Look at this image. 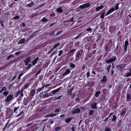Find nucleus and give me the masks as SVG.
Instances as JSON below:
<instances>
[{"instance_id":"obj_42","label":"nucleus","mask_w":131,"mask_h":131,"mask_svg":"<svg viewBox=\"0 0 131 131\" xmlns=\"http://www.w3.org/2000/svg\"><path fill=\"white\" fill-rule=\"evenodd\" d=\"M36 35V32H34L32 34L30 35V38H32L34 36Z\"/></svg>"},{"instance_id":"obj_33","label":"nucleus","mask_w":131,"mask_h":131,"mask_svg":"<svg viewBox=\"0 0 131 131\" xmlns=\"http://www.w3.org/2000/svg\"><path fill=\"white\" fill-rule=\"evenodd\" d=\"M111 67V65L110 64H109V66L107 68L106 70L107 71V73H109V70L110 69Z\"/></svg>"},{"instance_id":"obj_45","label":"nucleus","mask_w":131,"mask_h":131,"mask_svg":"<svg viewBox=\"0 0 131 131\" xmlns=\"http://www.w3.org/2000/svg\"><path fill=\"white\" fill-rule=\"evenodd\" d=\"M119 4V3H118L116 4V5L115 7V10H117V9H118V6Z\"/></svg>"},{"instance_id":"obj_27","label":"nucleus","mask_w":131,"mask_h":131,"mask_svg":"<svg viewBox=\"0 0 131 131\" xmlns=\"http://www.w3.org/2000/svg\"><path fill=\"white\" fill-rule=\"evenodd\" d=\"M60 45L59 43H58L55 44L53 46V48L54 49L56 48L58 46Z\"/></svg>"},{"instance_id":"obj_1","label":"nucleus","mask_w":131,"mask_h":131,"mask_svg":"<svg viewBox=\"0 0 131 131\" xmlns=\"http://www.w3.org/2000/svg\"><path fill=\"white\" fill-rule=\"evenodd\" d=\"M91 6V4L89 3H88L83 4L80 6L79 7L83 9L85 8H86L90 7Z\"/></svg>"},{"instance_id":"obj_14","label":"nucleus","mask_w":131,"mask_h":131,"mask_svg":"<svg viewBox=\"0 0 131 131\" xmlns=\"http://www.w3.org/2000/svg\"><path fill=\"white\" fill-rule=\"evenodd\" d=\"M70 71L69 69L67 70L66 72L62 74L63 76H64L69 74L70 73Z\"/></svg>"},{"instance_id":"obj_16","label":"nucleus","mask_w":131,"mask_h":131,"mask_svg":"<svg viewBox=\"0 0 131 131\" xmlns=\"http://www.w3.org/2000/svg\"><path fill=\"white\" fill-rule=\"evenodd\" d=\"M97 104L95 103L94 102L91 105V107L92 108H97V106H96Z\"/></svg>"},{"instance_id":"obj_34","label":"nucleus","mask_w":131,"mask_h":131,"mask_svg":"<svg viewBox=\"0 0 131 131\" xmlns=\"http://www.w3.org/2000/svg\"><path fill=\"white\" fill-rule=\"evenodd\" d=\"M61 129V127H57L55 128V130L58 131L60 130Z\"/></svg>"},{"instance_id":"obj_48","label":"nucleus","mask_w":131,"mask_h":131,"mask_svg":"<svg viewBox=\"0 0 131 131\" xmlns=\"http://www.w3.org/2000/svg\"><path fill=\"white\" fill-rule=\"evenodd\" d=\"M128 41H126L125 42V46H127V45L128 44Z\"/></svg>"},{"instance_id":"obj_43","label":"nucleus","mask_w":131,"mask_h":131,"mask_svg":"<svg viewBox=\"0 0 131 131\" xmlns=\"http://www.w3.org/2000/svg\"><path fill=\"white\" fill-rule=\"evenodd\" d=\"M14 56L13 55H11L9 56L7 58V60H9L10 58H12Z\"/></svg>"},{"instance_id":"obj_4","label":"nucleus","mask_w":131,"mask_h":131,"mask_svg":"<svg viewBox=\"0 0 131 131\" xmlns=\"http://www.w3.org/2000/svg\"><path fill=\"white\" fill-rule=\"evenodd\" d=\"M126 64L124 63H123L117 66V68L119 70H120L121 69H122L124 68L126 66Z\"/></svg>"},{"instance_id":"obj_28","label":"nucleus","mask_w":131,"mask_h":131,"mask_svg":"<svg viewBox=\"0 0 131 131\" xmlns=\"http://www.w3.org/2000/svg\"><path fill=\"white\" fill-rule=\"evenodd\" d=\"M101 80L104 82H106V79L105 76H103V79Z\"/></svg>"},{"instance_id":"obj_35","label":"nucleus","mask_w":131,"mask_h":131,"mask_svg":"<svg viewBox=\"0 0 131 131\" xmlns=\"http://www.w3.org/2000/svg\"><path fill=\"white\" fill-rule=\"evenodd\" d=\"M70 66L71 68H74L75 67V65L74 64H73L72 63H70Z\"/></svg>"},{"instance_id":"obj_17","label":"nucleus","mask_w":131,"mask_h":131,"mask_svg":"<svg viewBox=\"0 0 131 131\" xmlns=\"http://www.w3.org/2000/svg\"><path fill=\"white\" fill-rule=\"evenodd\" d=\"M103 7V5H101L100 6L97 7L96 8V12H98L101 9H102Z\"/></svg>"},{"instance_id":"obj_56","label":"nucleus","mask_w":131,"mask_h":131,"mask_svg":"<svg viewBox=\"0 0 131 131\" xmlns=\"http://www.w3.org/2000/svg\"><path fill=\"white\" fill-rule=\"evenodd\" d=\"M2 89L3 91H6L7 89V88L6 87H3L2 88Z\"/></svg>"},{"instance_id":"obj_20","label":"nucleus","mask_w":131,"mask_h":131,"mask_svg":"<svg viewBox=\"0 0 131 131\" xmlns=\"http://www.w3.org/2000/svg\"><path fill=\"white\" fill-rule=\"evenodd\" d=\"M34 3L33 2H31L30 3L27 5V6L29 7H31L34 5Z\"/></svg>"},{"instance_id":"obj_30","label":"nucleus","mask_w":131,"mask_h":131,"mask_svg":"<svg viewBox=\"0 0 131 131\" xmlns=\"http://www.w3.org/2000/svg\"><path fill=\"white\" fill-rule=\"evenodd\" d=\"M94 112V111L93 110H90L89 112V115H93V114Z\"/></svg>"},{"instance_id":"obj_39","label":"nucleus","mask_w":131,"mask_h":131,"mask_svg":"<svg viewBox=\"0 0 131 131\" xmlns=\"http://www.w3.org/2000/svg\"><path fill=\"white\" fill-rule=\"evenodd\" d=\"M82 34H80L79 35H78L74 39H78L79 38H80L81 37V36L82 35Z\"/></svg>"},{"instance_id":"obj_59","label":"nucleus","mask_w":131,"mask_h":131,"mask_svg":"<svg viewBox=\"0 0 131 131\" xmlns=\"http://www.w3.org/2000/svg\"><path fill=\"white\" fill-rule=\"evenodd\" d=\"M41 71V70H39L36 73V75H37L39 74V73Z\"/></svg>"},{"instance_id":"obj_29","label":"nucleus","mask_w":131,"mask_h":131,"mask_svg":"<svg viewBox=\"0 0 131 131\" xmlns=\"http://www.w3.org/2000/svg\"><path fill=\"white\" fill-rule=\"evenodd\" d=\"M73 88H72L70 90H68V94L69 95H70L71 94V93L72 92V91L73 89Z\"/></svg>"},{"instance_id":"obj_47","label":"nucleus","mask_w":131,"mask_h":131,"mask_svg":"<svg viewBox=\"0 0 131 131\" xmlns=\"http://www.w3.org/2000/svg\"><path fill=\"white\" fill-rule=\"evenodd\" d=\"M63 31H60L58 32H57V34L56 35H55V36H56L58 35L59 34H60L61 33H62V32Z\"/></svg>"},{"instance_id":"obj_38","label":"nucleus","mask_w":131,"mask_h":131,"mask_svg":"<svg viewBox=\"0 0 131 131\" xmlns=\"http://www.w3.org/2000/svg\"><path fill=\"white\" fill-rule=\"evenodd\" d=\"M130 72L127 73L126 75V77H128L131 75V69L130 70Z\"/></svg>"},{"instance_id":"obj_37","label":"nucleus","mask_w":131,"mask_h":131,"mask_svg":"<svg viewBox=\"0 0 131 131\" xmlns=\"http://www.w3.org/2000/svg\"><path fill=\"white\" fill-rule=\"evenodd\" d=\"M76 51V50L75 49H72L69 52L70 54H71L74 52Z\"/></svg>"},{"instance_id":"obj_46","label":"nucleus","mask_w":131,"mask_h":131,"mask_svg":"<svg viewBox=\"0 0 131 131\" xmlns=\"http://www.w3.org/2000/svg\"><path fill=\"white\" fill-rule=\"evenodd\" d=\"M19 18H20L18 16H16L14 17L13 18L14 19H19Z\"/></svg>"},{"instance_id":"obj_64","label":"nucleus","mask_w":131,"mask_h":131,"mask_svg":"<svg viewBox=\"0 0 131 131\" xmlns=\"http://www.w3.org/2000/svg\"><path fill=\"white\" fill-rule=\"evenodd\" d=\"M20 53L19 52H16L15 53V54L16 55H18V54H20Z\"/></svg>"},{"instance_id":"obj_21","label":"nucleus","mask_w":131,"mask_h":131,"mask_svg":"<svg viewBox=\"0 0 131 131\" xmlns=\"http://www.w3.org/2000/svg\"><path fill=\"white\" fill-rule=\"evenodd\" d=\"M105 11L103 10L102 11V12L101 13V14L100 16V18H104V16L105 14Z\"/></svg>"},{"instance_id":"obj_10","label":"nucleus","mask_w":131,"mask_h":131,"mask_svg":"<svg viewBox=\"0 0 131 131\" xmlns=\"http://www.w3.org/2000/svg\"><path fill=\"white\" fill-rule=\"evenodd\" d=\"M39 59V58L38 57L34 59L32 61V63L33 66L36 64L38 61Z\"/></svg>"},{"instance_id":"obj_57","label":"nucleus","mask_w":131,"mask_h":131,"mask_svg":"<svg viewBox=\"0 0 131 131\" xmlns=\"http://www.w3.org/2000/svg\"><path fill=\"white\" fill-rule=\"evenodd\" d=\"M54 49L52 48L48 52V54H49L51 52L54 50Z\"/></svg>"},{"instance_id":"obj_51","label":"nucleus","mask_w":131,"mask_h":131,"mask_svg":"<svg viewBox=\"0 0 131 131\" xmlns=\"http://www.w3.org/2000/svg\"><path fill=\"white\" fill-rule=\"evenodd\" d=\"M23 113V111H22L17 115V116L18 117L21 115Z\"/></svg>"},{"instance_id":"obj_36","label":"nucleus","mask_w":131,"mask_h":131,"mask_svg":"<svg viewBox=\"0 0 131 131\" xmlns=\"http://www.w3.org/2000/svg\"><path fill=\"white\" fill-rule=\"evenodd\" d=\"M63 53V51L62 50H60L59 51V53L58 54V56H60Z\"/></svg>"},{"instance_id":"obj_24","label":"nucleus","mask_w":131,"mask_h":131,"mask_svg":"<svg viewBox=\"0 0 131 131\" xmlns=\"http://www.w3.org/2000/svg\"><path fill=\"white\" fill-rule=\"evenodd\" d=\"M57 114H53L52 113L51 114H48L46 116L47 117H52L56 116L57 115Z\"/></svg>"},{"instance_id":"obj_40","label":"nucleus","mask_w":131,"mask_h":131,"mask_svg":"<svg viewBox=\"0 0 131 131\" xmlns=\"http://www.w3.org/2000/svg\"><path fill=\"white\" fill-rule=\"evenodd\" d=\"M31 67V64H29L28 66L26 68V69L27 70H28Z\"/></svg>"},{"instance_id":"obj_18","label":"nucleus","mask_w":131,"mask_h":131,"mask_svg":"<svg viewBox=\"0 0 131 131\" xmlns=\"http://www.w3.org/2000/svg\"><path fill=\"white\" fill-rule=\"evenodd\" d=\"M19 107V106H18L17 107H15L14 108L13 110L14 113L16 114L18 112L17 111L18 110Z\"/></svg>"},{"instance_id":"obj_2","label":"nucleus","mask_w":131,"mask_h":131,"mask_svg":"<svg viewBox=\"0 0 131 131\" xmlns=\"http://www.w3.org/2000/svg\"><path fill=\"white\" fill-rule=\"evenodd\" d=\"M116 57H115L114 58H111L109 59H108L106 60V62L107 63H111L116 59Z\"/></svg>"},{"instance_id":"obj_53","label":"nucleus","mask_w":131,"mask_h":131,"mask_svg":"<svg viewBox=\"0 0 131 131\" xmlns=\"http://www.w3.org/2000/svg\"><path fill=\"white\" fill-rule=\"evenodd\" d=\"M8 94V93L7 91H5L3 93V94L6 96Z\"/></svg>"},{"instance_id":"obj_15","label":"nucleus","mask_w":131,"mask_h":131,"mask_svg":"<svg viewBox=\"0 0 131 131\" xmlns=\"http://www.w3.org/2000/svg\"><path fill=\"white\" fill-rule=\"evenodd\" d=\"M35 90L34 89H32L31 90V92H30V96H34L35 94Z\"/></svg>"},{"instance_id":"obj_12","label":"nucleus","mask_w":131,"mask_h":131,"mask_svg":"<svg viewBox=\"0 0 131 131\" xmlns=\"http://www.w3.org/2000/svg\"><path fill=\"white\" fill-rule=\"evenodd\" d=\"M60 88H59L57 89H56L54 90L53 91H52L51 93V94L52 93L53 94H54L55 93L58 92H59L60 90Z\"/></svg>"},{"instance_id":"obj_49","label":"nucleus","mask_w":131,"mask_h":131,"mask_svg":"<svg viewBox=\"0 0 131 131\" xmlns=\"http://www.w3.org/2000/svg\"><path fill=\"white\" fill-rule=\"evenodd\" d=\"M92 29L90 27H88L87 29V31H91L92 30Z\"/></svg>"},{"instance_id":"obj_22","label":"nucleus","mask_w":131,"mask_h":131,"mask_svg":"<svg viewBox=\"0 0 131 131\" xmlns=\"http://www.w3.org/2000/svg\"><path fill=\"white\" fill-rule=\"evenodd\" d=\"M112 118V121H116L117 119V117L115 115H113L111 117Z\"/></svg>"},{"instance_id":"obj_63","label":"nucleus","mask_w":131,"mask_h":131,"mask_svg":"<svg viewBox=\"0 0 131 131\" xmlns=\"http://www.w3.org/2000/svg\"><path fill=\"white\" fill-rule=\"evenodd\" d=\"M21 25H22V26L23 27H24L25 26V23H22L21 24Z\"/></svg>"},{"instance_id":"obj_3","label":"nucleus","mask_w":131,"mask_h":131,"mask_svg":"<svg viewBox=\"0 0 131 131\" xmlns=\"http://www.w3.org/2000/svg\"><path fill=\"white\" fill-rule=\"evenodd\" d=\"M30 84L29 83H28L26 84L23 87V88H22L21 90H22V92H23L24 90L26 89L29 86Z\"/></svg>"},{"instance_id":"obj_60","label":"nucleus","mask_w":131,"mask_h":131,"mask_svg":"<svg viewBox=\"0 0 131 131\" xmlns=\"http://www.w3.org/2000/svg\"><path fill=\"white\" fill-rule=\"evenodd\" d=\"M127 49V46H125L124 47V50L125 52L126 51Z\"/></svg>"},{"instance_id":"obj_7","label":"nucleus","mask_w":131,"mask_h":131,"mask_svg":"<svg viewBox=\"0 0 131 131\" xmlns=\"http://www.w3.org/2000/svg\"><path fill=\"white\" fill-rule=\"evenodd\" d=\"M22 92V90L21 91L19 90L15 95V97H17L18 96V95L20 94L21 96L22 97L23 96V92Z\"/></svg>"},{"instance_id":"obj_26","label":"nucleus","mask_w":131,"mask_h":131,"mask_svg":"<svg viewBox=\"0 0 131 131\" xmlns=\"http://www.w3.org/2000/svg\"><path fill=\"white\" fill-rule=\"evenodd\" d=\"M56 31H52L50 32L49 33V36H51L54 35Z\"/></svg>"},{"instance_id":"obj_31","label":"nucleus","mask_w":131,"mask_h":131,"mask_svg":"<svg viewBox=\"0 0 131 131\" xmlns=\"http://www.w3.org/2000/svg\"><path fill=\"white\" fill-rule=\"evenodd\" d=\"M100 93H101L100 91L96 92L95 94V96L96 97H98L99 95L100 94Z\"/></svg>"},{"instance_id":"obj_32","label":"nucleus","mask_w":131,"mask_h":131,"mask_svg":"<svg viewBox=\"0 0 131 131\" xmlns=\"http://www.w3.org/2000/svg\"><path fill=\"white\" fill-rule=\"evenodd\" d=\"M44 95L45 97H47L50 95H51V93H50L49 94L46 93Z\"/></svg>"},{"instance_id":"obj_50","label":"nucleus","mask_w":131,"mask_h":131,"mask_svg":"<svg viewBox=\"0 0 131 131\" xmlns=\"http://www.w3.org/2000/svg\"><path fill=\"white\" fill-rule=\"evenodd\" d=\"M60 112V110L59 108H58L56 109L54 111V112L55 113L59 112Z\"/></svg>"},{"instance_id":"obj_8","label":"nucleus","mask_w":131,"mask_h":131,"mask_svg":"<svg viewBox=\"0 0 131 131\" xmlns=\"http://www.w3.org/2000/svg\"><path fill=\"white\" fill-rule=\"evenodd\" d=\"M80 112V110L79 108L75 109L73 110L72 113L73 114H74L79 113Z\"/></svg>"},{"instance_id":"obj_5","label":"nucleus","mask_w":131,"mask_h":131,"mask_svg":"<svg viewBox=\"0 0 131 131\" xmlns=\"http://www.w3.org/2000/svg\"><path fill=\"white\" fill-rule=\"evenodd\" d=\"M31 58L30 57H28L26 58L24 60V62L25 64V65L27 66L28 64V63L30 61Z\"/></svg>"},{"instance_id":"obj_61","label":"nucleus","mask_w":131,"mask_h":131,"mask_svg":"<svg viewBox=\"0 0 131 131\" xmlns=\"http://www.w3.org/2000/svg\"><path fill=\"white\" fill-rule=\"evenodd\" d=\"M130 95L129 94H127L126 98H129L130 97Z\"/></svg>"},{"instance_id":"obj_6","label":"nucleus","mask_w":131,"mask_h":131,"mask_svg":"<svg viewBox=\"0 0 131 131\" xmlns=\"http://www.w3.org/2000/svg\"><path fill=\"white\" fill-rule=\"evenodd\" d=\"M127 112L126 109L125 108H124L122 110V112L120 113V115L121 116L124 115Z\"/></svg>"},{"instance_id":"obj_54","label":"nucleus","mask_w":131,"mask_h":131,"mask_svg":"<svg viewBox=\"0 0 131 131\" xmlns=\"http://www.w3.org/2000/svg\"><path fill=\"white\" fill-rule=\"evenodd\" d=\"M42 90L40 88H39L37 90V92H39Z\"/></svg>"},{"instance_id":"obj_25","label":"nucleus","mask_w":131,"mask_h":131,"mask_svg":"<svg viewBox=\"0 0 131 131\" xmlns=\"http://www.w3.org/2000/svg\"><path fill=\"white\" fill-rule=\"evenodd\" d=\"M57 12H59L60 13H61L62 12V8L61 7L57 8Z\"/></svg>"},{"instance_id":"obj_41","label":"nucleus","mask_w":131,"mask_h":131,"mask_svg":"<svg viewBox=\"0 0 131 131\" xmlns=\"http://www.w3.org/2000/svg\"><path fill=\"white\" fill-rule=\"evenodd\" d=\"M41 20L43 22L46 21L47 20V19L45 17H43L41 19Z\"/></svg>"},{"instance_id":"obj_52","label":"nucleus","mask_w":131,"mask_h":131,"mask_svg":"<svg viewBox=\"0 0 131 131\" xmlns=\"http://www.w3.org/2000/svg\"><path fill=\"white\" fill-rule=\"evenodd\" d=\"M108 47V45H106L105 47V50L106 51H107Z\"/></svg>"},{"instance_id":"obj_58","label":"nucleus","mask_w":131,"mask_h":131,"mask_svg":"<svg viewBox=\"0 0 131 131\" xmlns=\"http://www.w3.org/2000/svg\"><path fill=\"white\" fill-rule=\"evenodd\" d=\"M90 75V73L89 72H88L86 74L87 77H89Z\"/></svg>"},{"instance_id":"obj_11","label":"nucleus","mask_w":131,"mask_h":131,"mask_svg":"<svg viewBox=\"0 0 131 131\" xmlns=\"http://www.w3.org/2000/svg\"><path fill=\"white\" fill-rule=\"evenodd\" d=\"M25 41V39L24 38L21 39L18 42V44H22Z\"/></svg>"},{"instance_id":"obj_19","label":"nucleus","mask_w":131,"mask_h":131,"mask_svg":"<svg viewBox=\"0 0 131 131\" xmlns=\"http://www.w3.org/2000/svg\"><path fill=\"white\" fill-rule=\"evenodd\" d=\"M72 118V117H69L67 118L65 121L67 123H69L71 121Z\"/></svg>"},{"instance_id":"obj_9","label":"nucleus","mask_w":131,"mask_h":131,"mask_svg":"<svg viewBox=\"0 0 131 131\" xmlns=\"http://www.w3.org/2000/svg\"><path fill=\"white\" fill-rule=\"evenodd\" d=\"M114 8H112L110 9L106 13V14L105 15L107 16L110 14H111L112 12H114Z\"/></svg>"},{"instance_id":"obj_62","label":"nucleus","mask_w":131,"mask_h":131,"mask_svg":"<svg viewBox=\"0 0 131 131\" xmlns=\"http://www.w3.org/2000/svg\"><path fill=\"white\" fill-rule=\"evenodd\" d=\"M11 99H6V101L7 102H9Z\"/></svg>"},{"instance_id":"obj_13","label":"nucleus","mask_w":131,"mask_h":131,"mask_svg":"<svg viewBox=\"0 0 131 131\" xmlns=\"http://www.w3.org/2000/svg\"><path fill=\"white\" fill-rule=\"evenodd\" d=\"M80 52L79 51H78L76 54L75 60H79V55H80Z\"/></svg>"},{"instance_id":"obj_55","label":"nucleus","mask_w":131,"mask_h":131,"mask_svg":"<svg viewBox=\"0 0 131 131\" xmlns=\"http://www.w3.org/2000/svg\"><path fill=\"white\" fill-rule=\"evenodd\" d=\"M108 119V118L107 117L105 119H103L102 120V121L104 122L106 121Z\"/></svg>"},{"instance_id":"obj_23","label":"nucleus","mask_w":131,"mask_h":131,"mask_svg":"<svg viewBox=\"0 0 131 131\" xmlns=\"http://www.w3.org/2000/svg\"><path fill=\"white\" fill-rule=\"evenodd\" d=\"M111 128L109 126H106L104 129V131H110Z\"/></svg>"},{"instance_id":"obj_44","label":"nucleus","mask_w":131,"mask_h":131,"mask_svg":"<svg viewBox=\"0 0 131 131\" xmlns=\"http://www.w3.org/2000/svg\"><path fill=\"white\" fill-rule=\"evenodd\" d=\"M14 95H8L7 98H12L13 97Z\"/></svg>"}]
</instances>
